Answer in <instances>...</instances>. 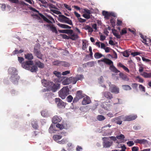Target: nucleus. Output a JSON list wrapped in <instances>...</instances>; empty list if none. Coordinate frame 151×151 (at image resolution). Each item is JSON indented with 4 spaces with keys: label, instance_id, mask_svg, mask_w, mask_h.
I'll list each match as a JSON object with an SVG mask.
<instances>
[{
    "label": "nucleus",
    "instance_id": "nucleus-1",
    "mask_svg": "<svg viewBox=\"0 0 151 151\" xmlns=\"http://www.w3.org/2000/svg\"><path fill=\"white\" fill-rule=\"evenodd\" d=\"M9 74L11 75L10 79L15 84L17 83L19 79L17 69L13 67H10L8 70Z\"/></svg>",
    "mask_w": 151,
    "mask_h": 151
},
{
    "label": "nucleus",
    "instance_id": "nucleus-2",
    "mask_svg": "<svg viewBox=\"0 0 151 151\" xmlns=\"http://www.w3.org/2000/svg\"><path fill=\"white\" fill-rule=\"evenodd\" d=\"M34 64L33 61L30 60L23 63L22 64V67L24 69L30 70L32 72H35L37 70V68L35 65L32 66Z\"/></svg>",
    "mask_w": 151,
    "mask_h": 151
},
{
    "label": "nucleus",
    "instance_id": "nucleus-3",
    "mask_svg": "<svg viewBox=\"0 0 151 151\" xmlns=\"http://www.w3.org/2000/svg\"><path fill=\"white\" fill-rule=\"evenodd\" d=\"M101 62H103L104 63L110 65V69L113 72L116 73L119 72L116 68L113 65V62L109 59L107 58H104L101 59V60H99L98 61L99 64H101Z\"/></svg>",
    "mask_w": 151,
    "mask_h": 151
},
{
    "label": "nucleus",
    "instance_id": "nucleus-4",
    "mask_svg": "<svg viewBox=\"0 0 151 151\" xmlns=\"http://www.w3.org/2000/svg\"><path fill=\"white\" fill-rule=\"evenodd\" d=\"M69 89L68 87H64L61 89L59 92V96L62 99H65L69 94Z\"/></svg>",
    "mask_w": 151,
    "mask_h": 151
},
{
    "label": "nucleus",
    "instance_id": "nucleus-5",
    "mask_svg": "<svg viewBox=\"0 0 151 151\" xmlns=\"http://www.w3.org/2000/svg\"><path fill=\"white\" fill-rule=\"evenodd\" d=\"M106 82L109 87V90L111 93L115 94L119 93V89L118 87L114 85L111 84V82L109 81H107Z\"/></svg>",
    "mask_w": 151,
    "mask_h": 151
},
{
    "label": "nucleus",
    "instance_id": "nucleus-6",
    "mask_svg": "<svg viewBox=\"0 0 151 151\" xmlns=\"http://www.w3.org/2000/svg\"><path fill=\"white\" fill-rule=\"evenodd\" d=\"M58 20L62 22L67 23L70 25H72L73 24L71 20L63 15H59V18Z\"/></svg>",
    "mask_w": 151,
    "mask_h": 151
},
{
    "label": "nucleus",
    "instance_id": "nucleus-7",
    "mask_svg": "<svg viewBox=\"0 0 151 151\" xmlns=\"http://www.w3.org/2000/svg\"><path fill=\"white\" fill-rule=\"evenodd\" d=\"M40 16L45 21L48 23L52 24L55 22L54 19L50 15H47L46 17L42 14H41Z\"/></svg>",
    "mask_w": 151,
    "mask_h": 151
},
{
    "label": "nucleus",
    "instance_id": "nucleus-8",
    "mask_svg": "<svg viewBox=\"0 0 151 151\" xmlns=\"http://www.w3.org/2000/svg\"><path fill=\"white\" fill-rule=\"evenodd\" d=\"M137 117L136 115H130L129 116H121V118L122 119V121H130L135 119Z\"/></svg>",
    "mask_w": 151,
    "mask_h": 151
},
{
    "label": "nucleus",
    "instance_id": "nucleus-9",
    "mask_svg": "<svg viewBox=\"0 0 151 151\" xmlns=\"http://www.w3.org/2000/svg\"><path fill=\"white\" fill-rule=\"evenodd\" d=\"M55 102L57 106L59 108H64L66 105L65 103L63 102L60 99L55 98Z\"/></svg>",
    "mask_w": 151,
    "mask_h": 151
},
{
    "label": "nucleus",
    "instance_id": "nucleus-10",
    "mask_svg": "<svg viewBox=\"0 0 151 151\" xmlns=\"http://www.w3.org/2000/svg\"><path fill=\"white\" fill-rule=\"evenodd\" d=\"M66 81L67 82L65 83L63 82V84H68L70 83H72L73 84H75L77 82V80L76 77H70L66 79Z\"/></svg>",
    "mask_w": 151,
    "mask_h": 151
},
{
    "label": "nucleus",
    "instance_id": "nucleus-11",
    "mask_svg": "<svg viewBox=\"0 0 151 151\" xmlns=\"http://www.w3.org/2000/svg\"><path fill=\"white\" fill-rule=\"evenodd\" d=\"M50 85L49 88H51L52 91L55 92L58 88L59 86V85L58 83L56 84H54L52 82H50Z\"/></svg>",
    "mask_w": 151,
    "mask_h": 151
},
{
    "label": "nucleus",
    "instance_id": "nucleus-12",
    "mask_svg": "<svg viewBox=\"0 0 151 151\" xmlns=\"http://www.w3.org/2000/svg\"><path fill=\"white\" fill-rule=\"evenodd\" d=\"M67 150L69 151H73L75 148L74 145L71 142H68L67 144Z\"/></svg>",
    "mask_w": 151,
    "mask_h": 151
},
{
    "label": "nucleus",
    "instance_id": "nucleus-13",
    "mask_svg": "<svg viewBox=\"0 0 151 151\" xmlns=\"http://www.w3.org/2000/svg\"><path fill=\"white\" fill-rule=\"evenodd\" d=\"M62 120L61 117L56 116L53 118L52 121L53 124H57L60 122Z\"/></svg>",
    "mask_w": 151,
    "mask_h": 151
},
{
    "label": "nucleus",
    "instance_id": "nucleus-14",
    "mask_svg": "<svg viewBox=\"0 0 151 151\" xmlns=\"http://www.w3.org/2000/svg\"><path fill=\"white\" fill-rule=\"evenodd\" d=\"M91 100L90 98L88 96L85 97L82 101V104L83 105H86L90 103Z\"/></svg>",
    "mask_w": 151,
    "mask_h": 151
},
{
    "label": "nucleus",
    "instance_id": "nucleus-15",
    "mask_svg": "<svg viewBox=\"0 0 151 151\" xmlns=\"http://www.w3.org/2000/svg\"><path fill=\"white\" fill-rule=\"evenodd\" d=\"M122 119L121 118V116L113 119L111 121L112 122H115L117 124H121L122 122Z\"/></svg>",
    "mask_w": 151,
    "mask_h": 151
},
{
    "label": "nucleus",
    "instance_id": "nucleus-16",
    "mask_svg": "<svg viewBox=\"0 0 151 151\" xmlns=\"http://www.w3.org/2000/svg\"><path fill=\"white\" fill-rule=\"evenodd\" d=\"M103 95L106 99H111L113 98V95L110 92L107 91L104 92Z\"/></svg>",
    "mask_w": 151,
    "mask_h": 151
},
{
    "label": "nucleus",
    "instance_id": "nucleus-17",
    "mask_svg": "<svg viewBox=\"0 0 151 151\" xmlns=\"http://www.w3.org/2000/svg\"><path fill=\"white\" fill-rule=\"evenodd\" d=\"M134 142L136 143H139L141 144H145L147 143V140L143 139H137L134 141Z\"/></svg>",
    "mask_w": 151,
    "mask_h": 151
},
{
    "label": "nucleus",
    "instance_id": "nucleus-18",
    "mask_svg": "<svg viewBox=\"0 0 151 151\" xmlns=\"http://www.w3.org/2000/svg\"><path fill=\"white\" fill-rule=\"evenodd\" d=\"M55 124H52L49 129V132L50 133H54L56 130L55 129Z\"/></svg>",
    "mask_w": 151,
    "mask_h": 151
},
{
    "label": "nucleus",
    "instance_id": "nucleus-19",
    "mask_svg": "<svg viewBox=\"0 0 151 151\" xmlns=\"http://www.w3.org/2000/svg\"><path fill=\"white\" fill-rule=\"evenodd\" d=\"M66 34H70L71 36L73 37L74 38H78V36L77 34H75L73 33V31L71 29L66 30Z\"/></svg>",
    "mask_w": 151,
    "mask_h": 151
},
{
    "label": "nucleus",
    "instance_id": "nucleus-20",
    "mask_svg": "<svg viewBox=\"0 0 151 151\" xmlns=\"http://www.w3.org/2000/svg\"><path fill=\"white\" fill-rule=\"evenodd\" d=\"M112 142L108 141H105L103 143V146L104 147L107 148L110 147L112 145Z\"/></svg>",
    "mask_w": 151,
    "mask_h": 151
},
{
    "label": "nucleus",
    "instance_id": "nucleus-21",
    "mask_svg": "<svg viewBox=\"0 0 151 151\" xmlns=\"http://www.w3.org/2000/svg\"><path fill=\"white\" fill-rule=\"evenodd\" d=\"M34 52L37 58L41 59H42V55L40 51H38L35 48H34Z\"/></svg>",
    "mask_w": 151,
    "mask_h": 151
},
{
    "label": "nucleus",
    "instance_id": "nucleus-22",
    "mask_svg": "<svg viewBox=\"0 0 151 151\" xmlns=\"http://www.w3.org/2000/svg\"><path fill=\"white\" fill-rule=\"evenodd\" d=\"M141 41L145 44L148 45L151 42L150 38H142Z\"/></svg>",
    "mask_w": 151,
    "mask_h": 151
},
{
    "label": "nucleus",
    "instance_id": "nucleus-23",
    "mask_svg": "<svg viewBox=\"0 0 151 151\" xmlns=\"http://www.w3.org/2000/svg\"><path fill=\"white\" fill-rule=\"evenodd\" d=\"M42 83L43 85L45 87L49 88L50 85V82H48L45 80H43L42 81Z\"/></svg>",
    "mask_w": 151,
    "mask_h": 151
},
{
    "label": "nucleus",
    "instance_id": "nucleus-24",
    "mask_svg": "<svg viewBox=\"0 0 151 151\" xmlns=\"http://www.w3.org/2000/svg\"><path fill=\"white\" fill-rule=\"evenodd\" d=\"M140 75L145 78H150L151 77V73H147L145 72L141 73Z\"/></svg>",
    "mask_w": 151,
    "mask_h": 151
},
{
    "label": "nucleus",
    "instance_id": "nucleus-25",
    "mask_svg": "<svg viewBox=\"0 0 151 151\" xmlns=\"http://www.w3.org/2000/svg\"><path fill=\"white\" fill-rule=\"evenodd\" d=\"M83 97V96L82 95V91H79L77 92L76 98H77L78 100L82 98Z\"/></svg>",
    "mask_w": 151,
    "mask_h": 151
},
{
    "label": "nucleus",
    "instance_id": "nucleus-26",
    "mask_svg": "<svg viewBox=\"0 0 151 151\" xmlns=\"http://www.w3.org/2000/svg\"><path fill=\"white\" fill-rule=\"evenodd\" d=\"M24 56L26 59L29 60H32L33 58V56L30 53L25 54Z\"/></svg>",
    "mask_w": 151,
    "mask_h": 151
},
{
    "label": "nucleus",
    "instance_id": "nucleus-27",
    "mask_svg": "<svg viewBox=\"0 0 151 151\" xmlns=\"http://www.w3.org/2000/svg\"><path fill=\"white\" fill-rule=\"evenodd\" d=\"M102 14L104 16V18L106 19H109L110 17L109 12L105 11L102 12Z\"/></svg>",
    "mask_w": 151,
    "mask_h": 151
},
{
    "label": "nucleus",
    "instance_id": "nucleus-28",
    "mask_svg": "<svg viewBox=\"0 0 151 151\" xmlns=\"http://www.w3.org/2000/svg\"><path fill=\"white\" fill-rule=\"evenodd\" d=\"M119 76L122 79L127 81H128L129 80V78L125 75H124L122 73H119Z\"/></svg>",
    "mask_w": 151,
    "mask_h": 151
},
{
    "label": "nucleus",
    "instance_id": "nucleus-29",
    "mask_svg": "<svg viewBox=\"0 0 151 151\" xmlns=\"http://www.w3.org/2000/svg\"><path fill=\"white\" fill-rule=\"evenodd\" d=\"M118 65L119 66L122 67L123 69L126 72L128 73H129V70L128 68L126 66H125L124 65H123L121 63H119L118 64Z\"/></svg>",
    "mask_w": 151,
    "mask_h": 151
},
{
    "label": "nucleus",
    "instance_id": "nucleus-30",
    "mask_svg": "<svg viewBox=\"0 0 151 151\" xmlns=\"http://www.w3.org/2000/svg\"><path fill=\"white\" fill-rule=\"evenodd\" d=\"M104 78L103 77L101 76L98 79L99 83L101 84V86L104 88H106V87L104 85L102 84V83L104 81Z\"/></svg>",
    "mask_w": 151,
    "mask_h": 151
},
{
    "label": "nucleus",
    "instance_id": "nucleus-31",
    "mask_svg": "<svg viewBox=\"0 0 151 151\" xmlns=\"http://www.w3.org/2000/svg\"><path fill=\"white\" fill-rule=\"evenodd\" d=\"M100 42H97L96 43V45L99 47H101V48L104 49L106 47L105 45L102 43H101L100 45Z\"/></svg>",
    "mask_w": 151,
    "mask_h": 151
},
{
    "label": "nucleus",
    "instance_id": "nucleus-32",
    "mask_svg": "<svg viewBox=\"0 0 151 151\" xmlns=\"http://www.w3.org/2000/svg\"><path fill=\"white\" fill-rule=\"evenodd\" d=\"M58 25L60 27L63 28L70 29L71 28V27L69 26L68 25L64 24L59 23Z\"/></svg>",
    "mask_w": 151,
    "mask_h": 151
},
{
    "label": "nucleus",
    "instance_id": "nucleus-33",
    "mask_svg": "<svg viewBox=\"0 0 151 151\" xmlns=\"http://www.w3.org/2000/svg\"><path fill=\"white\" fill-rule=\"evenodd\" d=\"M50 29L53 32L55 33L56 34H57L58 33V31L56 28L53 24H52L51 27H50Z\"/></svg>",
    "mask_w": 151,
    "mask_h": 151
},
{
    "label": "nucleus",
    "instance_id": "nucleus-34",
    "mask_svg": "<svg viewBox=\"0 0 151 151\" xmlns=\"http://www.w3.org/2000/svg\"><path fill=\"white\" fill-rule=\"evenodd\" d=\"M84 29L88 31L89 32L91 33L93 31V28L88 25H86L84 27Z\"/></svg>",
    "mask_w": 151,
    "mask_h": 151
},
{
    "label": "nucleus",
    "instance_id": "nucleus-35",
    "mask_svg": "<svg viewBox=\"0 0 151 151\" xmlns=\"http://www.w3.org/2000/svg\"><path fill=\"white\" fill-rule=\"evenodd\" d=\"M35 64L37 65L39 68H42L44 67V65L43 63L40 61H35Z\"/></svg>",
    "mask_w": 151,
    "mask_h": 151
},
{
    "label": "nucleus",
    "instance_id": "nucleus-36",
    "mask_svg": "<svg viewBox=\"0 0 151 151\" xmlns=\"http://www.w3.org/2000/svg\"><path fill=\"white\" fill-rule=\"evenodd\" d=\"M62 136L61 135L56 134L54 135L53 137L54 140L56 141L61 139Z\"/></svg>",
    "mask_w": 151,
    "mask_h": 151
},
{
    "label": "nucleus",
    "instance_id": "nucleus-37",
    "mask_svg": "<svg viewBox=\"0 0 151 151\" xmlns=\"http://www.w3.org/2000/svg\"><path fill=\"white\" fill-rule=\"evenodd\" d=\"M122 87L123 89L125 90H129L131 89V88L128 85H123Z\"/></svg>",
    "mask_w": 151,
    "mask_h": 151
},
{
    "label": "nucleus",
    "instance_id": "nucleus-38",
    "mask_svg": "<svg viewBox=\"0 0 151 151\" xmlns=\"http://www.w3.org/2000/svg\"><path fill=\"white\" fill-rule=\"evenodd\" d=\"M135 78L137 81L140 83H142L144 81L143 79L139 76L135 77Z\"/></svg>",
    "mask_w": 151,
    "mask_h": 151
},
{
    "label": "nucleus",
    "instance_id": "nucleus-39",
    "mask_svg": "<svg viewBox=\"0 0 151 151\" xmlns=\"http://www.w3.org/2000/svg\"><path fill=\"white\" fill-rule=\"evenodd\" d=\"M118 147V148H122V150L120 151H125L126 147L124 145L122 144L119 145Z\"/></svg>",
    "mask_w": 151,
    "mask_h": 151
},
{
    "label": "nucleus",
    "instance_id": "nucleus-40",
    "mask_svg": "<svg viewBox=\"0 0 151 151\" xmlns=\"http://www.w3.org/2000/svg\"><path fill=\"white\" fill-rule=\"evenodd\" d=\"M41 114L42 116L45 117L48 115V113L46 110H44L41 112Z\"/></svg>",
    "mask_w": 151,
    "mask_h": 151
},
{
    "label": "nucleus",
    "instance_id": "nucleus-41",
    "mask_svg": "<svg viewBox=\"0 0 151 151\" xmlns=\"http://www.w3.org/2000/svg\"><path fill=\"white\" fill-rule=\"evenodd\" d=\"M103 55L101 53L99 52H96L94 54V56L95 58H99L101 57Z\"/></svg>",
    "mask_w": 151,
    "mask_h": 151
},
{
    "label": "nucleus",
    "instance_id": "nucleus-42",
    "mask_svg": "<svg viewBox=\"0 0 151 151\" xmlns=\"http://www.w3.org/2000/svg\"><path fill=\"white\" fill-rule=\"evenodd\" d=\"M68 142V139H63L60 141H58V142L60 144H64Z\"/></svg>",
    "mask_w": 151,
    "mask_h": 151
},
{
    "label": "nucleus",
    "instance_id": "nucleus-43",
    "mask_svg": "<svg viewBox=\"0 0 151 151\" xmlns=\"http://www.w3.org/2000/svg\"><path fill=\"white\" fill-rule=\"evenodd\" d=\"M32 124L33 127L35 129H36L38 127V125L37 122L34 120L32 122Z\"/></svg>",
    "mask_w": 151,
    "mask_h": 151
},
{
    "label": "nucleus",
    "instance_id": "nucleus-44",
    "mask_svg": "<svg viewBox=\"0 0 151 151\" xmlns=\"http://www.w3.org/2000/svg\"><path fill=\"white\" fill-rule=\"evenodd\" d=\"M76 79H77V81L78 80H82L84 78L83 76V75H77L76 77Z\"/></svg>",
    "mask_w": 151,
    "mask_h": 151
},
{
    "label": "nucleus",
    "instance_id": "nucleus-45",
    "mask_svg": "<svg viewBox=\"0 0 151 151\" xmlns=\"http://www.w3.org/2000/svg\"><path fill=\"white\" fill-rule=\"evenodd\" d=\"M60 65L65 67H68L70 66V64L69 63L64 61H60Z\"/></svg>",
    "mask_w": 151,
    "mask_h": 151
},
{
    "label": "nucleus",
    "instance_id": "nucleus-46",
    "mask_svg": "<svg viewBox=\"0 0 151 151\" xmlns=\"http://www.w3.org/2000/svg\"><path fill=\"white\" fill-rule=\"evenodd\" d=\"M139 90L143 92H145V88L141 84L139 85Z\"/></svg>",
    "mask_w": 151,
    "mask_h": 151
},
{
    "label": "nucleus",
    "instance_id": "nucleus-47",
    "mask_svg": "<svg viewBox=\"0 0 151 151\" xmlns=\"http://www.w3.org/2000/svg\"><path fill=\"white\" fill-rule=\"evenodd\" d=\"M97 119L100 121L104 120L105 119V117L102 115H99L97 116Z\"/></svg>",
    "mask_w": 151,
    "mask_h": 151
},
{
    "label": "nucleus",
    "instance_id": "nucleus-48",
    "mask_svg": "<svg viewBox=\"0 0 151 151\" xmlns=\"http://www.w3.org/2000/svg\"><path fill=\"white\" fill-rule=\"evenodd\" d=\"M111 107V105L109 104H106V106H104V107L105 109L107 110H109Z\"/></svg>",
    "mask_w": 151,
    "mask_h": 151
},
{
    "label": "nucleus",
    "instance_id": "nucleus-49",
    "mask_svg": "<svg viewBox=\"0 0 151 151\" xmlns=\"http://www.w3.org/2000/svg\"><path fill=\"white\" fill-rule=\"evenodd\" d=\"M112 32L113 35L116 37V38H120L119 37V35L115 29L113 30Z\"/></svg>",
    "mask_w": 151,
    "mask_h": 151
},
{
    "label": "nucleus",
    "instance_id": "nucleus-50",
    "mask_svg": "<svg viewBox=\"0 0 151 151\" xmlns=\"http://www.w3.org/2000/svg\"><path fill=\"white\" fill-rule=\"evenodd\" d=\"M53 73L58 77H60L61 76V74L60 73L57 72L56 71H55L53 72Z\"/></svg>",
    "mask_w": 151,
    "mask_h": 151
},
{
    "label": "nucleus",
    "instance_id": "nucleus-51",
    "mask_svg": "<svg viewBox=\"0 0 151 151\" xmlns=\"http://www.w3.org/2000/svg\"><path fill=\"white\" fill-rule=\"evenodd\" d=\"M55 126L56 127L59 129H62L64 128V127L62 124L58 123L55 125Z\"/></svg>",
    "mask_w": 151,
    "mask_h": 151
},
{
    "label": "nucleus",
    "instance_id": "nucleus-52",
    "mask_svg": "<svg viewBox=\"0 0 151 151\" xmlns=\"http://www.w3.org/2000/svg\"><path fill=\"white\" fill-rule=\"evenodd\" d=\"M73 99V98L71 95L68 96L66 99L67 101L69 102H71Z\"/></svg>",
    "mask_w": 151,
    "mask_h": 151
},
{
    "label": "nucleus",
    "instance_id": "nucleus-53",
    "mask_svg": "<svg viewBox=\"0 0 151 151\" xmlns=\"http://www.w3.org/2000/svg\"><path fill=\"white\" fill-rule=\"evenodd\" d=\"M128 29L129 32H131L134 35H136V30L134 29L133 28L130 29L129 28Z\"/></svg>",
    "mask_w": 151,
    "mask_h": 151
},
{
    "label": "nucleus",
    "instance_id": "nucleus-54",
    "mask_svg": "<svg viewBox=\"0 0 151 151\" xmlns=\"http://www.w3.org/2000/svg\"><path fill=\"white\" fill-rule=\"evenodd\" d=\"M110 21L112 27H114L115 26V20L113 18H112L111 19Z\"/></svg>",
    "mask_w": 151,
    "mask_h": 151
},
{
    "label": "nucleus",
    "instance_id": "nucleus-55",
    "mask_svg": "<svg viewBox=\"0 0 151 151\" xmlns=\"http://www.w3.org/2000/svg\"><path fill=\"white\" fill-rule=\"evenodd\" d=\"M116 138L119 139H122L124 138V137L123 134H121L120 135L116 136Z\"/></svg>",
    "mask_w": 151,
    "mask_h": 151
},
{
    "label": "nucleus",
    "instance_id": "nucleus-56",
    "mask_svg": "<svg viewBox=\"0 0 151 151\" xmlns=\"http://www.w3.org/2000/svg\"><path fill=\"white\" fill-rule=\"evenodd\" d=\"M123 55L126 57H129V54L128 53V52H127V51L126 50L123 53Z\"/></svg>",
    "mask_w": 151,
    "mask_h": 151
},
{
    "label": "nucleus",
    "instance_id": "nucleus-57",
    "mask_svg": "<svg viewBox=\"0 0 151 151\" xmlns=\"http://www.w3.org/2000/svg\"><path fill=\"white\" fill-rule=\"evenodd\" d=\"M107 138H110L111 139L113 140L114 141H116V137H113V136L109 137H108V138L107 137H104V138H103V139H106Z\"/></svg>",
    "mask_w": 151,
    "mask_h": 151
},
{
    "label": "nucleus",
    "instance_id": "nucleus-58",
    "mask_svg": "<svg viewBox=\"0 0 151 151\" xmlns=\"http://www.w3.org/2000/svg\"><path fill=\"white\" fill-rule=\"evenodd\" d=\"M127 144L129 147H131L134 144V143L132 141H129L127 142Z\"/></svg>",
    "mask_w": 151,
    "mask_h": 151
},
{
    "label": "nucleus",
    "instance_id": "nucleus-59",
    "mask_svg": "<svg viewBox=\"0 0 151 151\" xmlns=\"http://www.w3.org/2000/svg\"><path fill=\"white\" fill-rule=\"evenodd\" d=\"M83 17L86 19H89L90 18V14H84L83 15Z\"/></svg>",
    "mask_w": 151,
    "mask_h": 151
},
{
    "label": "nucleus",
    "instance_id": "nucleus-60",
    "mask_svg": "<svg viewBox=\"0 0 151 151\" xmlns=\"http://www.w3.org/2000/svg\"><path fill=\"white\" fill-rule=\"evenodd\" d=\"M23 50H21L19 51L18 50H15L13 52V53L14 54H18L19 53H21L23 52Z\"/></svg>",
    "mask_w": 151,
    "mask_h": 151
},
{
    "label": "nucleus",
    "instance_id": "nucleus-61",
    "mask_svg": "<svg viewBox=\"0 0 151 151\" xmlns=\"http://www.w3.org/2000/svg\"><path fill=\"white\" fill-rule=\"evenodd\" d=\"M64 7L67 9H68L69 11H71V8L70 7V6H69L68 5L66 4H64Z\"/></svg>",
    "mask_w": 151,
    "mask_h": 151
},
{
    "label": "nucleus",
    "instance_id": "nucleus-62",
    "mask_svg": "<svg viewBox=\"0 0 151 151\" xmlns=\"http://www.w3.org/2000/svg\"><path fill=\"white\" fill-rule=\"evenodd\" d=\"M82 149V148L81 146L78 145L76 148V151H81Z\"/></svg>",
    "mask_w": 151,
    "mask_h": 151
},
{
    "label": "nucleus",
    "instance_id": "nucleus-63",
    "mask_svg": "<svg viewBox=\"0 0 151 151\" xmlns=\"http://www.w3.org/2000/svg\"><path fill=\"white\" fill-rule=\"evenodd\" d=\"M92 28H93L94 29V31L96 32L97 31V24H94L92 25Z\"/></svg>",
    "mask_w": 151,
    "mask_h": 151
},
{
    "label": "nucleus",
    "instance_id": "nucleus-64",
    "mask_svg": "<svg viewBox=\"0 0 151 151\" xmlns=\"http://www.w3.org/2000/svg\"><path fill=\"white\" fill-rule=\"evenodd\" d=\"M127 30L125 28H124L122 29L121 32H120V34L121 35H123L124 34H126L127 33Z\"/></svg>",
    "mask_w": 151,
    "mask_h": 151
}]
</instances>
